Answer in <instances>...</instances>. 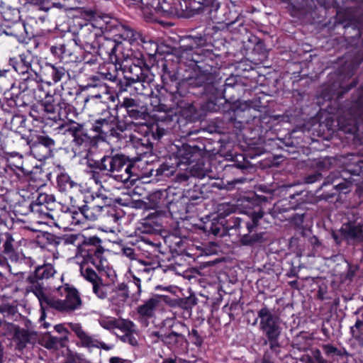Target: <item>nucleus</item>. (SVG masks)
<instances>
[{
    "instance_id": "nucleus-1",
    "label": "nucleus",
    "mask_w": 363,
    "mask_h": 363,
    "mask_svg": "<svg viewBox=\"0 0 363 363\" xmlns=\"http://www.w3.org/2000/svg\"><path fill=\"white\" fill-rule=\"evenodd\" d=\"M211 55L208 50L183 45L178 51L177 64L172 63L169 68L166 62L173 61V55H167L162 59L164 62L160 77V91L164 90L168 94L167 97L173 102L177 94L181 96L186 94L205 96L203 109L210 112L218 111L220 101H227L233 96L228 94V91L239 85L234 77L226 79L223 84L221 79L213 72V65L209 63L212 59L208 57Z\"/></svg>"
},
{
    "instance_id": "nucleus-2",
    "label": "nucleus",
    "mask_w": 363,
    "mask_h": 363,
    "mask_svg": "<svg viewBox=\"0 0 363 363\" xmlns=\"http://www.w3.org/2000/svg\"><path fill=\"white\" fill-rule=\"evenodd\" d=\"M117 65L123 71L125 84L124 88H121L120 91L136 93L142 91V89H148L147 94L152 93V86L155 88L157 83L155 80V75L148 67H143L145 65L143 54L133 51L130 48H127L125 52H122V58Z\"/></svg>"
},
{
    "instance_id": "nucleus-3",
    "label": "nucleus",
    "mask_w": 363,
    "mask_h": 363,
    "mask_svg": "<svg viewBox=\"0 0 363 363\" xmlns=\"http://www.w3.org/2000/svg\"><path fill=\"white\" fill-rule=\"evenodd\" d=\"M342 181L334 173L329 174L324 180L316 193L321 200L328 201L338 193L346 194L350 191L353 183L357 185L363 178V158L351 154L343 162Z\"/></svg>"
},
{
    "instance_id": "nucleus-4",
    "label": "nucleus",
    "mask_w": 363,
    "mask_h": 363,
    "mask_svg": "<svg viewBox=\"0 0 363 363\" xmlns=\"http://www.w3.org/2000/svg\"><path fill=\"white\" fill-rule=\"evenodd\" d=\"M57 243L73 250L77 257H82L99 272H106L108 268L104 249L101 245V240L96 236L86 238L80 234L67 235L62 237Z\"/></svg>"
},
{
    "instance_id": "nucleus-5",
    "label": "nucleus",
    "mask_w": 363,
    "mask_h": 363,
    "mask_svg": "<svg viewBox=\"0 0 363 363\" xmlns=\"http://www.w3.org/2000/svg\"><path fill=\"white\" fill-rule=\"evenodd\" d=\"M184 12L188 16H192L201 11L205 7H210V11H215L214 18L218 23H223L231 32L242 33L247 28L244 25V18L237 15L230 18V11L226 7H220L218 0H182Z\"/></svg>"
},
{
    "instance_id": "nucleus-6",
    "label": "nucleus",
    "mask_w": 363,
    "mask_h": 363,
    "mask_svg": "<svg viewBox=\"0 0 363 363\" xmlns=\"http://www.w3.org/2000/svg\"><path fill=\"white\" fill-rule=\"evenodd\" d=\"M42 314L40 320L45 318V311L55 310L61 313H72L82 306L78 290L67 284L56 289L55 293L44 296L40 301Z\"/></svg>"
},
{
    "instance_id": "nucleus-7",
    "label": "nucleus",
    "mask_w": 363,
    "mask_h": 363,
    "mask_svg": "<svg viewBox=\"0 0 363 363\" xmlns=\"http://www.w3.org/2000/svg\"><path fill=\"white\" fill-rule=\"evenodd\" d=\"M88 166L99 168L106 176L122 183L134 181L138 177L135 172L136 164L123 155H106L99 161L89 163Z\"/></svg>"
},
{
    "instance_id": "nucleus-8",
    "label": "nucleus",
    "mask_w": 363,
    "mask_h": 363,
    "mask_svg": "<svg viewBox=\"0 0 363 363\" xmlns=\"http://www.w3.org/2000/svg\"><path fill=\"white\" fill-rule=\"evenodd\" d=\"M265 212L261 207L242 214V225L241 228V238L239 242L242 246L253 247L263 244L266 239V233L262 231L265 218Z\"/></svg>"
},
{
    "instance_id": "nucleus-9",
    "label": "nucleus",
    "mask_w": 363,
    "mask_h": 363,
    "mask_svg": "<svg viewBox=\"0 0 363 363\" xmlns=\"http://www.w3.org/2000/svg\"><path fill=\"white\" fill-rule=\"evenodd\" d=\"M258 318H259V329L266 337L264 344H269L270 350L276 355H279L281 347L279 339L282 330L280 325V317L274 313L267 306H264L257 311V318H255L253 325L257 323Z\"/></svg>"
},
{
    "instance_id": "nucleus-10",
    "label": "nucleus",
    "mask_w": 363,
    "mask_h": 363,
    "mask_svg": "<svg viewBox=\"0 0 363 363\" xmlns=\"http://www.w3.org/2000/svg\"><path fill=\"white\" fill-rule=\"evenodd\" d=\"M185 325L175 318H167L160 323V341L173 353H182L186 349L188 341L181 333Z\"/></svg>"
},
{
    "instance_id": "nucleus-11",
    "label": "nucleus",
    "mask_w": 363,
    "mask_h": 363,
    "mask_svg": "<svg viewBox=\"0 0 363 363\" xmlns=\"http://www.w3.org/2000/svg\"><path fill=\"white\" fill-rule=\"evenodd\" d=\"M166 230L163 229V226L160 223V237H162L164 245L160 244V269H162L164 274L167 276L168 274L176 276L177 267L173 264L164 265L162 264L165 260L170 262L179 252L184 250V245L183 239L181 236L175 233L166 234Z\"/></svg>"
},
{
    "instance_id": "nucleus-12",
    "label": "nucleus",
    "mask_w": 363,
    "mask_h": 363,
    "mask_svg": "<svg viewBox=\"0 0 363 363\" xmlns=\"http://www.w3.org/2000/svg\"><path fill=\"white\" fill-rule=\"evenodd\" d=\"M145 143L143 140L139 139L134 142V147L135 149L136 156L131 159V162L136 164V169H141V177L148 178L153 175L159 174V168L154 169L153 163L157 162L158 156L152 153V144L149 142L148 139Z\"/></svg>"
},
{
    "instance_id": "nucleus-13",
    "label": "nucleus",
    "mask_w": 363,
    "mask_h": 363,
    "mask_svg": "<svg viewBox=\"0 0 363 363\" xmlns=\"http://www.w3.org/2000/svg\"><path fill=\"white\" fill-rule=\"evenodd\" d=\"M108 197L96 193L95 194H80L77 199L71 201L79 209L81 214L89 220H96L101 215L104 208H108Z\"/></svg>"
},
{
    "instance_id": "nucleus-14",
    "label": "nucleus",
    "mask_w": 363,
    "mask_h": 363,
    "mask_svg": "<svg viewBox=\"0 0 363 363\" xmlns=\"http://www.w3.org/2000/svg\"><path fill=\"white\" fill-rule=\"evenodd\" d=\"M337 21L342 25L343 37L348 43L357 44L363 35V12L358 16L353 13L351 8H347L337 12Z\"/></svg>"
},
{
    "instance_id": "nucleus-15",
    "label": "nucleus",
    "mask_w": 363,
    "mask_h": 363,
    "mask_svg": "<svg viewBox=\"0 0 363 363\" xmlns=\"http://www.w3.org/2000/svg\"><path fill=\"white\" fill-rule=\"evenodd\" d=\"M192 177L200 179L206 192L213 191V189L219 190L233 189L235 184H242L246 181L245 177L234 178L225 182L223 179L216 177L212 170L203 167H196L192 169Z\"/></svg>"
},
{
    "instance_id": "nucleus-16",
    "label": "nucleus",
    "mask_w": 363,
    "mask_h": 363,
    "mask_svg": "<svg viewBox=\"0 0 363 363\" xmlns=\"http://www.w3.org/2000/svg\"><path fill=\"white\" fill-rule=\"evenodd\" d=\"M347 113L349 117L346 116L337 117L338 129L345 133L352 135L353 138L355 139L359 130V123L363 121V95H360L352 102Z\"/></svg>"
},
{
    "instance_id": "nucleus-17",
    "label": "nucleus",
    "mask_w": 363,
    "mask_h": 363,
    "mask_svg": "<svg viewBox=\"0 0 363 363\" xmlns=\"http://www.w3.org/2000/svg\"><path fill=\"white\" fill-rule=\"evenodd\" d=\"M44 116L50 120L68 119V113L72 106L65 101L62 95L57 93L47 94L40 103Z\"/></svg>"
},
{
    "instance_id": "nucleus-18",
    "label": "nucleus",
    "mask_w": 363,
    "mask_h": 363,
    "mask_svg": "<svg viewBox=\"0 0 363 363\" xmlns=\"http://www.w3.org/2000/svg\"><path fill=\"white\" fill-rule=\"evenodd\" d=\"M103 35V26H96L94 23H87L82 26L74 44L79 45L86 52L91 53L96 51L99 40Z\"/></svg>"
},
{
    "instance_id": "nucleus-19",
    "label": "nucleus",
    "mask_w": 363,
    "mask_h": 363,
    "mask_svg": "<svg viewBox=\"0 0 363 363\" xmlns=\"http://www.w3.org/2000/svg\"><path fill=\"white\" fill-rule=\"evenodd\" d=\"M55 273L56 271L54 267L50 264H45L37 267L33 274L29 275L26 279V281L29 284L27 290L33 292L40 301L44 296L48 294L44 291V287L40 281L49 279Z\"/></svg>"
},
{
    "instance_id": "nucleus-20",
    "label": "nucleus",
    "mask_w": 363,
    "mask_h": 363,
    "mask_svg": "<svg viewBox=\"0 0 363 363\" xmlns=\"http://www.w3.org/2000/svg\"><path fill=\"white\" fill-rule=\"evenodd\" d=\"M172 150H177L180 157L182 164L184 167L192 164L191 167V174H192V169L196 167H202L204 165V160L206 159V152L203 148H201L197 145H190L189 144H182L181 147L172 145L171 146ZM184 169L186 167L184 168Z\"/></svg>"
},
{
    "instance_id": "nucleus-21",
    "label": "nucleus",
    "mask_w": 363,
    "mask_h": 363,
    "mask_svg": "<svg viewBox=\"0 0 363 363\" xmlns=\"http://www.w3.org/2000/svg\"><path fill=\"white\" fill-rule=\"evenodd\" d=\"M31 153L39 160L48 158L51 155L52 148L55 146V140L43 132L35 131L27 138Z\"/></svg>"
},
{
    "instance_id": "nucleus-22",
    "label": "nucleus",
    "mask_w": 363,
    "mask_h": 363,
    "mask_svg": "<svg viewBox=\"0 0 363 363\" xmlns=\"http://www.w3.org/2000/svg\"><path fill=\"white\" fill-rule=\"evenodd\" d=\"M159 306V298L157 296L150 298L144 304L138 307L140 323L143 326L149 328L147 332L151 337L159 336V331L157 330V318L155 313Z\"/></svg>"
},
{
    "instance_id": "nucleus-23",
    "label": "nucleus",
    "mask_w": 363,
    "mask_h": 363,
    "mask_svg": "<svg viewBox=\"0 0 363 363\" xmlns=\"http://www.w3.org/2000/svg\"><path fill=\"white\" fill-rule=\"evenodd\" d=\"M9 62L20 74H28L29 76H33V74L37 77L40 71L38 59L30 51L23 52L18 57L11 58Z\"/></svg>"
},
{
    "instance_id": "nucleus-24",
    "label": "nucleus",
    "mask_w": 363,
    "mask_h": 363,
    "mask_svg": "<svg viewBox=\"0 0 363 363\" xmlns=\"http://www.w3.org/2000/svg\"><path fill=\"white\" fill-rule=\"evenodd\" d=\"M174 189L168 187L165 189H160V220L169 216L172 220L180 218V213L177 212L178 201Z\"/></svg>"
},
{
    "instance_id": "nucleus-25",
    "label": "nucleus",
    "mask_w": 363,
    "mask_h": 363,
    "mask_svg": "<svg viewBox=\"0 0 363 363\" xmlns=\"http://www.w3.org/2000/svg\"><path fill=\"white\" fill-rule=\"evenodd\" d=\"M126 50L125 45L121 43H116L115 40L106 38L102 35L99 40V47L94 52H97L101 56L107 55L111 62L117 65L122 58V52H125Z\"/></svg>"
},
{
    "instance_id": "nucleus-26",
    "label": "nucleus",
    "mask_w": 363,
    "mask_h": 363,
    "mask_svg": "<svg viewBox=\"0 0 363 363\" xmlns=\"http://www.w3.org/2000/svg\"><path fill=\"white\" fill-rule=\"evenodd\" d=\"M70 330L75 334L79 340V345L83 347L91 350L94 348L103 349L108 351L111 349V346L96 339L94 336L89 335L86 332L81 324L77 323H68Z\"/></svg>"
},
{
    "instance_id": "nucleus-27",
    "label": "nucleus",
    "mask_w": 363,
    "mask_h": 363,
    "mask_svg": "<svg viewBox=\"0 0 363 363\" xmlns=\"http://www.w3.org/2000/svg\"><path fill=\"white\" fill-rule=\"evenodd\" d=\"M219 211L225 234L230 230H235L238 231V235L240 238H241L242 216L238 217L235 216H230L231 213L234 211V208L229 203L223 204L219 208Z\"/></svg>"
},
{
    "instance_id": "nucleus-28",
    "label": "nucleus",
    "mask_w": 363,
    "mask_h": 363,
    "mask_svg": "<svg viewBox=\"0 0 363 363\" xmlns=\"http://www.w3.org/2000/svg\"><path fill=\"white\" fill-rule=\"evenodd\" d=\"M68 120L69 121V123H62L55 128L57 130V133L71 135L78 145L90 139L87 134L84 133L83 124L74 122L69 119Z\"/></svg>"
},
{
    "instance_id": "nucleus-29",
    "label": "nucleus",
    "mask_w": 363,
    "mask_h": 363,
    "mask_svg": "<svg viewBox=\"0 0 363 363\" xmlns=\"http://www.w3.org/2000/svg\"><path fill=\"white\" fill-rule=\"evenodd\" d=\"M341 237L347 244L363 242V225L354 221H348L342 224L340 229Z\"/></svg>"
},
{
    "instance_id": "nucleus-30",
    "label": "nucleus",
    "mask_w": 363,
    "mask_h": 363,
    "mask_svg": "<svg viewBox=\"0 0 363 363\" xmlns=\"http://www.w3.org/2000/svg\"><path fill=\"white\" fill-rule=\"evenodd\" d=\"M203 186L199 180L198 183H194L192 186L184 190L182 197L187 208L201 203L206 199V192Z\"/></svg>"
},
{
    "instance_id": "nucleus-31",
    "label": "nucleus",
    "mask_w": 363,
    "mask_h": 363,
    "mask_svg": "<svg viewBox=\"0 0 363 363\" xmlns=\"http://www.w3.org/2000/svg\"><path fill=\"white\" fill-rule=\"evenodd\" d=\"M121 106L125 108L128 116L133 119H145L147 115V108L142 106L136 99L125 97Z\"/></svg>"
},
{
    "instance_id": "nucleus-32",
    "label": "nucleus",
    "mask_w": 363,
    "mask_h": 363,
    "mask_svg": "<svg viewBox=\"0 0 363 363\" xmlns=\"http://www.w3.org/2000/svg\"><path fill=\"white\" fill-rule=\"evenodd\" d=\"M253 111L255 112L253 114L251 112L250 114L251 125H252L250 128L260 133H267L272 126L271 124L272 117L267 113H262L261 111L257 108H254Z\"/></svg>"
},
{
    "instance_id": "nucleus-33",
    "label": "nucleus",
    "mask_w": 363,
    "mask_h": 363,
    "mask_svg": "<svg viewBox=\"0 0 363 363\" xmlns=\"http://www.w3.org/2000/svg\"><path fill=\"white\" fill-rule=\"evenodd\" d=\"M172 153L162 156L164 161L160 164V174L169 172L172 174L178 167L182 169L181 159L177 150H172Z\"/></svg>"
},
{
    "instance_id": "nucleus-34",
    "label": "nucleus",
    "mask_w": 363,
    "mask_h": 363,
    "mask_svg": "<svg viewBox=\"0 0 363 363\" xmlns=\"http://www.w3.org/2000/svg\"><path fill=\"white\" fill-rule=\"evenodd\" d=\"M199 228L202 230L207 235H224L225 232L223 231L222 219L220 216V211L218 210L217 218L203 222Z\"/></svg>"
},
{
    "instance_id": "nucleus-35",
    "label": "nucleus",
    "mask_w": 363,
    "mask_h": 363,
    "mask_svg": "<svg viewBox=\"0 0 363 363\" xmlns=\"http://www.w3.org/2000/svg\"><path fill=\"white\" fill-rule=\"evenodd\" d=\"M142 11L145 20L149 23L157 21L159 0H143Z\"/></svg>"
},
{
    "instance_id": "nucleus-36",
    "label": "nucleus",
    "mask_w": 363,
    "mask_h": 363,
    "mask_svg": "<svg viewBox=\"0 0 363 363\" xmlns=\"http://www.w3.org/2000/svg\"><path fill=\"white\" fill-rule=\"evenodd\" d=\"M149 208L156 209L157 204L150 205ZM144 232L149 234H158L159 213L157 210L154 213L148 214L144 219Z\"/></svg>"
},
{
    "instance_id": "nucleus-37",
    "label": "nucleus",
    "mask_w": 363,
    "mask_h": 363,
    "mask_svg": "<svg viewBox=\"0 0 363 363\" xmlns=\"http://www.w3.org/2000/svg\"><path fill=\"white\" fill-rule=\"evenodd\" d=\"M184 12L182 0H160V13L176 15Z\"/></svg>"
},
{
    "instance_id": "nucleus-38",
    "label": "nucleus",
    "mask_w": 363,
    "mask_h": 363,
    "mask_svg": "<svg viewBox=\"0 0 363 363\" xmlns=\"http://www.w3.org/2000/svg\"><path fill=\"white\" fill-rule=\"evenodd\" d=\"M13 339L16 343V348L18 350H22L26 347L27 344L30 342V333L25 329L15 326Z\"/></svg>"
},
{
    "instance_id": "nucleus-39",
    "label": "nucleus",
    "mask_w": 363,
    "mask_h": 363,
    "mask_svg": "<svg viewBox=\"0 0 363 363\" xmlns=\"http://www.w3.org/2000/svg\"><path fill=\"white\" fill-rule=\"evenodd\" d=\"M159 84H157V88L152 86V93L147 94L148 92V89H142V91L140 93H137L138 94H143L150 96V107L149 109L147 108V115H152V116H156L157 113L159 112Z\"/></svg>"
},
{
    "instance_id": "nucleus-40",
    "label": "nucleus",
    "mask_w": 363,
    "mask_h": 363,
    "mask_svg": "<svg viewBox=\"0 0 363 363\" xmlns=\"http://www.w3.org/2000/svg\"><path fill=\"white\" fill-rule=\"evenodd\" d=\"M315 1L323 7H326L325 0H293V6L296 9L306 13H310L316 8Z\"/></svg>"
},
{
    "instance_id": "nucleus-41",
    "label": "nucleus",
    "mask_w": 363,
    "mask_h": 363,
    "mask_svg": "<svg viewBox=\"0 0 363 363\" xmlns=\"http://www.w3.org/2000/svg\"><path fill=\"white\" fill-rule=\"evenodd\" d=\"M5 240L4 242L3 252L6 255L12 262H18L20 257L15 250V240L9 233L5 234Z\"/></svg>"
},
{
    "instance_id": "nucleus-42",
    "label": "nucleus",
    "mask_w": 363,
    "mask_h": 363,
    "mask_svg": "<svg viewBox=\"0 0 363 363\" xmlns=\"http://www.w3.org/2000/svg\"><path fill=\"white\" fill-rule=\"evenodd\" d=\"M119 289L123 291V293H128L129 296L136 298L141 293L140 279L134 277L133 280L128 284H120Z\"/></svg>"
},
{
    "instance_id": "nucleus-43",
    "label": "nucleus",
    "mask_w": 363,
    "mask_h": 363,
    "mask_svg": "<svg viewBox=\"0 0 363 363\" xmlns=\"http://www.w3.org/2000/svg\"><path fill=\"white\" fill-rule=\"evenodd\" d=\"M250 108L244 110H237L235 113L236 118L233 120L234 127L239 130H242L245 128V124L251 125L250 121Z\"/></svg>"
},
{
    "instance_id": "nucleus-44",
    "label": "nucleus",
    "mask_w": 363,
    "mask_h": 363,
    "mask_svg": "<svg viewBox=\"0 0 363 363\" xmlns=\"http://www.w3.org/2000/svg\"><path fill=\"white\" fill-rule=\"evenodd\" d=\"M92 130L99 134L114 135L115 130L113 125L106 119L97 120L93 125Z\"/></svg>"
},
{
    "instance_id": "nucleus-45",
    "label": "nucleus",
    "mask_w": 363,
    "mask_h": 363,
    "mask_svg": "<svg viewBox=\"0 0 363 363\" xmlns=\"http://www.w3.org/2000/svg\"><path fill=\"white\" fill-rule=\"evenodd\" d=\"M118 33L116 36H118L119 38L129 43V44L127 45V46H125V48H130V43L136 40L138 37L140 35L139 33L135 32L129 26L125 25H121L118 29Z\"/></svg>"
},
{
    "instance_id": "nucleus-46",
    "label": "nucleus",
    "mask_w": 363,
    "mask_h": 363,
    "mask_svg": "<svg viewBox=\"0 0 363 363\" xmlns=\"http://www.w3.org/2000/svg\"><path fill=\"white\" fill-rule=\"evenodd\" d=\"M170 288L174 291H172V293L170 294H160V303L164 302L169 306L175 307L178 303V296L182 294V290L178 286H172Z\"/></svg>"
},
{
    "instance_id": "nucleus-47",
    "label": "nucleus",
    "mask_w": 363,
    "mask_h": 363,
    "mask_svg": "<svg viewBox=\"0 0 363 363\" xmlns=\"http://www.w3.org/2000/svg\"><path fill=\"white\" fill-rule=\"evenodd\" d=\"M188 338L189 343L194 345L197 349H201L203 345L206 335L203 331L193 328L191 330H189Z\"/></svg>"
},
{
    "instance_id": "nucleus-48",
    "label": "nucleus",
    "mask_w": 363,
    "mask_h": 363,
    "mask_svg": "<svg viewBox=\"0 0 363 363\" xmlns=\"http://www.w3.org/2000/svg\"><path fill=\"white\" fill-rule=\"evenodd\" d=\"M67 341V337H57L52 335H48L43 339V345L48 349L58 350L65 347V342Z\"/></svg>"
},
{
    "instance_id": "nucleus-49",
    "label": "nucleus",
    "mask_w": 363,
    "mask_h": 363,
    "mask_svg": "<svg viewBox=\"0 0 363 363\" xmlns=\"http://www.w3.org/2000/svg\"><path fill=\"white\" fill-rule=\"evenodd\" d=\"M242 161H239L238 160L232 161V164H229L225 166L224 171L225 172H232L236 173L238 171H241L245 173L247 169L250 168V162L248 161H245L244 157L242 156Z\"/></svg>"
},
{
    "instance_id": "nucleus-50",
    "label": "nucleus",
    "mask_w": 363,
    "mask_h": 363,
    "mask_svg": "<svg viewBox=\"0 0 363 363\" xmlns=\"http://www.w3.org/2000/svg\"><path fill=\"white\" fill-rule=\"evenodd\" d=\"M104 77L103 75H95L89 78L90 82L88 84L89 86L97 87L99 86L101 89V94L95 95L96 98H101L103 94H108V87L103 82Z\"/></svg>"
},
{
    "instance_id": "nucleus-51",
    "label": "nucleus",
    "mask_w": 363,
    "mask_h": 363,
    "mask_svg": "<svg viewBox=\"0 0 363 363\" xmlns=\"http://www.w3.org/2000/svg\"><path fill=\"white\" fill-rule=\"evenodd\" d=\"M57 185L60 191H67L79 185L67 174L62 173L57 177Z\"/></svg>"
},
{
    "instance_id": "nucleus-52",
    "label": "nucleus",
    "mask_w": 363,
    "mask_h": 363,
    "mask_svg": "<svg viewBox=\"0 0 363 363\" xmlns=\"http://www.w3.org/2000/svg\"><path fill=\"white\" fill-rule=\"evenodd\" d=\"M139 263L144 268L142 272L147 274H152L159 268V257L155 256L154 258L147 257L145 259H140Z\"/></svg>"
},
{
    "instance_id": "nucleus-53",
    "label": "nucleus",
    "mask_w": 363,
    "mask_h": 363,
    "mask_svg": "<svg viewBox=\"0 0 363 363\" xmlns=\"http://www.w3.org/2000/svg\"><path fill=\"white\" fill-rule=\"evenodd\" d=\"M165 101V97H162L160 95V113H164V116H160V122L166 121H173V116L176 113L175 104L168 106L162 101Z\"/></svg>"
},
{
    "instance_id": "nucleus-54",
    "label": "nucleus",
    "mask_w": 363,
    "mask_h": 363,
    "mask_svg": "<svg viewBox=\"0 0 363 363\" xmlns=\"http://www.w3.org/2000/svg\"><path fill=\"white\" fill-rule=\"evenodd\" d=\"M54 206L30 204V208L32 213L40 216V218H50L51 211L53 210Z\"/></svg>"
},
{
    "instance_id": "nucleus-55",
    "label": "nucleus",
    "mask_w": 363,
    "mask_h": 363,
    "mask_svg": "<svg viewBox=\"0 0 363 363\" xmlns=\"http://www.w3.org/2000/svg\"><path fill=\"white\" fill-rule=\"evenodd\" d=\"M48 73L50 74L53 82L57 83L62 80L67 74L66 69L61 66L48 65Z\"/></svg>"
},
{
    "instance_id": "nucleus-56",
    "label": "nucleus",
    "mask_w": 363,
    "mask_h": 363,
    "mask_svg": "<svg viewBox=\"0 0 363 363\" xmlns=\"http://www.w3.org/2000/svg\"><path fill=\"white\" fill-rule=\"evenodd\" d=\"M358 82L357 79H353L349 84L347 86H342L340 84H336V82H334L330 86L329 89L330 91H333V95L335 94L336 88L338 87L340 90L337 92L336 95L337 96L340 97V96L343 95L346 92L351 90L352 88L355 87L357 84Z\"/></svg>"
},
{
    "instance_id": "nucleus-57",
    "label": "nucleus",
    "mask_w": 363,
    "mask_h": 363,
    "mask_svg": "<svg viewBox=\"0 0 363 363\" xmlns=\"http://www.w3.org/2000/svg\"><path fill=\"white\" fill-rule=\"evenodd\" d=\"M9 162L10 166L19 170L23 175H28L30 173V171L23 167L22 155H18V154L12 155Z\"/></svg>"
},
{
    "instance_id": "nucleus-58",
    "label": "nucleus",
    "mask_w": 363,
    "mask_h": 363,
    "mask_svg": "<svg viewBox=\"0 0 363 363\" xmlns=\"http://www.w3.org/2000/svg\"><path fill=\"white\" fill-rule=\"evenodd\" d=\"M197 301L198 299L194 294H190L189 296L184 298H182L179 296L177 306L186 310L191 309L194 306L196 305Z\"/></svg>"
},
{
    "instance_id": "nucleus-59",
    "label": "nucleus",
    "mask_w": 363,
    "mask_h": 363,
    "mask_svg": "<svg viewBox=\"0 0 363 363\" xmlns=\"http://www.w3.org/2000/svg\"><path fill=\"white\" fill-rule=\"evenodd\" d=\"M80 272L84 279L91 282L92 285L101 281V279L92 269L86 267L84 265L81 266Z\"/></svg>"
},
{
    "instance_id": "nucleus-60",
    "label": "nucleus",
    "mask_w": 363,
    "mask_h": 363,
    "mask_svg": "<svg viewBox=\"0 0 363 363\" xmlns=\"http://www.w3.org/2000/svg\"><path fill=\"white\" fill-rule=\"evenodd\" d=\"M347 271L341 274V280L342 282H351L359 269L357 265L352 264L350 262H347Z\"/></svg>"
},
{
    "instance_id": "nucleus-61",
    "label": "nucleus",
    "mask_w": 363,
    "mask_h": 363,
    "mask_svg": "<svg viewBox=\"0 0 363 363\" xmlns=\"http://www.w3.org/2000/svg\"><path fill=\"white\" fill-rule=\"evenodd\" d=\"M55 197L52 195L40 193L31 204L55 206Z\"/></svg>"
},
{
    "instance_id": "nucleus-62",
    "label": "nucleus",
    "mask_w": 363,
    "mask_h": 363,
    "mask_svg": "<svg viewBox=\"0 0 363 363\" xmlns=\"http://www.w3.org/2000/svg\"><path fill=\"white\" fill-rule=\"evenodd\" d=\"M116 328L120 329L125 334H128L132 333L135 330V325L130 320L117 319Z\"/></svg>"
},
{
    "instance_id": "nucleus-63",
    "label": "nucleus",
    "mask_w": 363,
    "mask_h": 363,
    "mask_svg": "<svg viewBox=\"0 0 363 363\" xmlns=\"http://www.w3.org/2000/svg\"><path fill=\"white\" fill-rule=\"evenodd\" d=\"M90 168L91 169L87 172L90 179H92L96 184H101L103 179L106 176L105 172L100 171L99 168L96 167Z\"/></svg>"
},
{
    "instance_id": "nucleus-64",
    "label": "nucleus",
    "mask_w": 363,
    "mask_h": 363,
    "mask_svg": "<svg viewBox=\"0 0 363 363\" xmlns=\"http://www.w3.org/2000/svg\"><path fill=\"white\" fill-rule=\"evenodd\" d=\"M94 293L100 298L104 299L108 294V286L101 283V281L93 285Z\"/></svg>"
}]
</instances>
